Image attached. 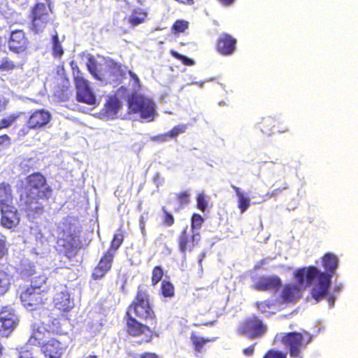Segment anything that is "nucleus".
<instances>
[{"label":"nucleus","mask_w":358,"mask_h":358,"mask_svg":"<svg viewBox=\"0 0 358 358\" xmlns=\"http://www.w3.org/2000/svg\"><path fill=\"white\" fill-rule=\"evenodd\" d=\"M58 246L63 248L61 250L68 258L73 257L80 244V229L77 221L73 217L64 219L58 227Z\"/></svg>","instance_id":"20e7f679"},{"label":"nucleus","mask_w":358,"mask_h":358,"mask_svg":"<svg viewBox=\"0 0 358 358\" xmlns=\"http://www.w3.org/2000/svg\"><path fill=\"white\" fill-rule=\"evenodd\" d=\"M56 292L54 296L55 306L62 311H68L71 309L74 303L70 299L67 287L63 285H59L55 287Z\"/></svg>","instance_id":"f8f14e48"},{"label":"nucleus","mask_w":358,"mask_h":358,"mask_svg":"<svg viewBox=\"0 0 358 358\" xmlns=\"http://www.w3.org/2000/svg\"><path fill=\"white\" fill-rule=\"evenodd\" d=\"M114 253L108 250L101 259L98 266L94 268L92 276L94 279L102 278L110 269Z\"/></svg>","instance_id":"f3484780"},{"label":"nucleus","mask_w":358,"mask_h":358,"mask_svg":"<svg viewBox=\"0 0 358 358\" xmlns=\"http://www.w3.org/2000/svg\"><path fill=\"white\" fill-rule=\"evenodd\" d=\"M180 1L188 4H192L193 3V0H180Z\"/></svg>","instance_id":"338daca9"},{"label":"nucleus","mask_w":358,"mask_h":358,"mask_svg":"<svg viewBox=\"0 0 358 358\" xmlns=\"http://www.w3.org/2000/svg\"><path fill=\"white\" fill-rule=\"evenodd\" d=\"M27 41L24 34L21 30L13 31L8 41V46L10 50L15 52L23 51L26 48Z\"/></svg>","instance_id":"6ab92c4d"},{"label":"nucleus","mask_w":358,"mask_h":358,"mask_svg":"<svg viewBox=\"0 0 358 358\" xmlns=\"http://www.w3.org/2000/svg\"><path fill=\"white\" fill-rule=\"evenodd\" d=\"M18 113L8 115L0 120V130L10 127L19 117Z\"/></svg>","instance_id":"473e14b6"},{"label":"nucleus","mask_w":358,"mask_h":358,"mask_svg":"<svg viewBox=\"0 0 358 358\" xmlns=\"http://www.w3.org/2000/svg\"><path fill=\"white\" fill-rule=\"evenodd\" d=\"M50 8L44 3H37L32 11V26L36 32L42 31L50 21Z\"/></svg>","instance_id":"9d476101"},{"label":"nucleus","mask_w":358,"mask_h":358,"mask_svg":"<svg viewBox=\"0 0 358 358\" xmlns=\"http://www.w3.org/2000/svg\"><path fill=\"white\" fill-rule=\"evenodd\" d=\"M342 289L341 285H336L334 288V293H338Z\"/></svg>","instance_id":"69168bd1"},{"label":"nucleus","mask_w":358,"mask_h":358,"mask_svg":"<svg viewBox=\"0 0 358 358\" xmlns=\"http://www.w3.org/2000/svg\"><path fill=\"white\" fill-rule=\"evenodd\" d=\"M20 299L24 306L29 310H37L42 303L41 292L33 291V288H27L22 292Z\"/></svg>","instance_id":"4468645a"},{"label":"nucleus","mask_w":358,"mask_h":358,"mask_svg":"<svg viewBox=\"0 0 358 358\" xmlns=\"http://www.w3.org/2000/svg\"><path fill=\"white\" fill-rule=\"evenodd\" d=\"M192 243H193L194 246L199 243L200 241L201 236L200 234L198 232V230H192V235L191 236Z\"/></svg>","instance_id":"3c124183"},{"label":"nucleus","mask_w":358,"mask_h":358,"mask_svg":"<svg viewBox=\"0 0 358 358\" xmlns=\"http://www.w3.org/2000/svg\"><path fill=\"white\" fill-rule=\"evenodd\" d=\"M188 27V22L185 20H177L173 25L176 32H183Z\"/></svg>","instance_id":"79ce46f5"},{"label":"nucleus","mask_w":358,"mask_h":358,"mask_svg":"<svg viewBox=\"0 0 358 358\" xmlns=\"http://www.w3.org/2000/svg\"><path fill=\"white\" fill-rule=\"evenodd\" d=\"M189 193L188 192H184L178 196V199L180 204H187L189 201Z\"/></svg>","instance_id":"de8ad7c7"},{"label":"nucleus","mask_w":358,"mask_h":358,"mask_svg":"<svg viewBox=\"0 0 358 358\" xmlns=\"http://www.w3.org/2000/svg\"><path fill=\"white\" fill-rule=\"evenodd\" d=\"M148 13L141 8L132 10L131 15L125 18V20L131 24V27H136L145 22Z\"/></svg>","instance_id":"b1692460"},{"label":"nucleus","mask_w":358,"mask_h":358,"mask_svg":"<svg viewBox=\"0 0 358 358\" xmlns=\"http://www.w3.org/2000/svg\"><path fill=\"white\" fill-rule=\"evenodd\" d=\"M10 143V138L7 135H3L0 136V145H8Z\"/></svg>","instance_id":"6e6d98bb"},{"label":"nucleus","mask_w":358,"mask_h":358,"mask_svg":"<svg viewBox=\"0 0 358 358\" xmlns=\"http://www.w3.org/2000/svg\"><path fill=\"white\" fill-rule=\"evenodd\" d=\"M123 240V236L122 234H115L113 239L111 242V246L109 250H111L112 252L115 254L117 249L120 246Z\"/></svg>","instance_id":"ea45409f"},{"label":"nucleus","mask_w":358,"mask_h":358,"mask_svg":"<svg viewBox=\"0 0 358 358\" xmlns=\"http://www.w3.org/2000/svg\"><path fill=\"white\" fill-rule=\"evenodd\" d=\"M62 350L60 343L53 338L44 343L41 348L42 352L48 358H59L62 354Z\"/></svg>","instance_id":"aec40b11"},{"label":"nucleus","mask_w":358,"mask_h":358,"mask_svg":"<svg viewBox=\"0 0 358 358\" xmlns=\"http://www.w3.org/2000/svg\"><path fill=\"white\" fill-rule=\"evenodd\" d=\"M127 328L129 334L133 336H138L141 334L146 336H150L151 335L149 327L136 321L133 317H128Z\"/></svg>","instance_id":"412c9836"},{"label":"nucleus","mask_w":358,"mask_h":358,"mask_svg":"<svg viewBox=\"0 0 358 358\" xmlns=\"http://www.w3.org/2000/svg\"><path fill=\"white\" fill-rule=\"evenodd\" d=\"M6 101L4 99L0 98V113L5 108Z\"/></svg>","instance_id":"0e129e2a"},{"label":"nucleus","mask_w":358,"mask_h":358,"mask_svg":"<svg viewBox=\"0 0 358 358\" xmlns=\"http://www.w3.org/2000/svg\"><path fill=\"white\" fill-rule=\"evenodd\" d=\"M52 52L55 57H61L64 53L63 48L57 34L52 36Z\"/></svg>","instance_id":"72a5a7b5"},{"label":"nucleus","mask_w":358,"mask_h":358,"mask_svg":"<svg viewBox=\"0 0 358 358\" xmlns=\"http://www.w3.org/2000/svg\"><path fill=\"white\" fill-rule=\"evenodd\" d=\"M287 355L280 351L271 350L268 351L264 358H286Z\"/></svg>","instance_id":"a18cd8bd"},{"label":"nucleus","mask_w":358,"mask_h":358,"mask_svg":"<svg viewBox=\"0 0 358 358\" xmlns=\"http://www.w3.org/2000/svg\"><path fill=\"white\" fill-rule=\"evenodd\" d=\"M87 66L94 78L106 84L117 83L127 71L125 66H122L113 60L102 57H90Z\"/></svg>","instance_id":"7ed1b4c3"},{"label":"nucleus","mask_w":358,"mask_h":358,"mask_svg":"<svg viewBox=\"0 0 358 358\" xmlns=\"http://www.w3.org/2000/svg\"><path fill=\"white\" fill-rule=\"evenodd\" d=\"M120 103L116 99L108 100L105 104L106 114L108 117L113 118L117 113Z\"/></svg>","instance_id":"7c9ffc66"},{"label":"nucleus","mask_w":358,"mask_h":358,"mask_svg":"<svg viewBox=\"0 0 358 358\" xmlns=\"http://www.w3.org/2000/svg\"><path fill=\"white\" fill-rule=\"evenodd\" d=\"M49 335V331L44 326L38 323H34L31 325V333L28 341L29 345H38L45 343L44 339Z\"/></svg>","instance_id":"a211bd4d"},{"label":"nucleus","mask_w":358,"mask_h":358,"mask_svg":"<svg viewBox=\"0 0 358 358\" xmlns=\"http://www.w3.org/2000/svg\"><path fill=\"white\" fill-rule=\"evenodd\" d=\"M257 306L262 313L274 314L277 310L276 305L271 301H265L263 302H257Z\"/></svg>","instance_id":"2f4dec72"},{"label":"nucleus","mask_w":358,"mask_h":358,"mask_svg":"<svg viewBox=\"0 0 358 358\" xmlns=\"http://www.w3.org/2000/svg\"><path fill=\"white\" fill-rule=\"evenodd\" d=\"M164 213H165L164 222L168 226L172 225L173 224V222H174V219H173V216L171 214H169V213H167L166 211H165L164 209Z\"/></svg>","instance_id":"603ef678"},{"label":"nucleus","mask_w":358,"mask_h":358,"mask_svg":"<svg viewBox=\"0 0 358 358\" xmlns=\"http://www.w3.org/2000/svg\"><path fill=\"white\" fill-rule=\"evenodd\" d=\"M18 358H36L31 350H29L28 347L22 348L19 352Z\"/></svg>","instance_id":"49530a36"},{"label":"nucleus","mask_w":358,"mask_h":358,"mask_svg":"<svg viewBox=\"0 0 358 358\" xmlns=\"http://www.w3.org/2000/svg\"><path fill=\"white\" fill-rule=\"evenodd\" d=\"M322 264L327 271V273H324L329 276L330 284L332 275L338 266V259L332 253H327L322 258Z\"/></svg>","instance_id":"5701e85b"},{"label":"nucleus","mask_w":358,"mask_h":358,"mask_svg":"<svg viewBox=\"0 0 358 358\" xmlns=\"http://www.w3.org/2000/svg\"><path fill=\"white\" fill-rule=\"evenodd\" d=\"M187 128V126L186 124H178L174 127L169 132H168L169 138H176L179 134L185 132Z\"/></svg>","instance_id":"e433bc0d"},{"label":"nucleus","mask_w":358,"mask_h":358,"mask_svg":"<svg viewBox=\"0 0 358 358\" xmlns=\"http://www.w3.org/2000/svg\"><path fill=\"white\" fill-rule=\"evenodd\" d=\"M296 283L285 286L282 298L285 301L292 302L301 297V291L312 286L311 295L319 301L323 299L329 287V276L315 266L303 267L294 273Z\"/></svg>","instance_id":"f257e3e1"},{"label":"nucleus","mask_w":358,"mask_h":358,"mask_svg":"<svg viewBox=\"0 0 358 358\" xmlns=\"http://www.w3.org/2000/svg\"><path fill=\"white\" fill-rule=\"evenodd\" d=\"M275 339L281 340L282 343L289 348L292 357L303 358V351L311 341L312 336L307 332L304 334L292 332L286 335L281 333L277 334Z\"/></svg>","instance_id":"39448f33"},{"label":"nucleus","mask_w":358,"mask_h":358,"mask_svg":"<svg viewBox=\"0 0 358 358\" xmlns=\"http://www.w3.org/2000/svg\"><path fill=\"white\" fill-rule=\"evenodd\" d=\"M129 74L131 78L133 80L135 87H139L140 80H139L138 76L131 71H129Z\"/></svg>","instance_id":"864d4df0"},{"label":"nucleus","mask_w":358,"mask_h":358,"mask_svg":"<svg viewBox=\"0 0 358 358\" xmlns=\"http://www.w3.org/2000/svg\"><path fill=\"white\" fill-rule=\"evenodd\" d=\"M271 260V258L267 257V258H265V259L258 262L255 265V268L257 269V268H262L264 265L267 264Z\"/></svg>","instance_id":"5fc2aeb1"},{"label":"nucleus","mask_w":358,"mask_h":358,"mask_svg":"<svg viewBox=\"0 0 358 358\" xmlns=\"http://www.w3.org/2000/svg\"><path fill=\"white\" fill-rule=\"evenodd\" d=\"M47 280L48 278L45 275H36L31 278V287L29 288H33V291L36 292H44L47 289V286L45 285Z\"/></svg>","instance_id":"bb28decb"},{"label":"nucleus","mask_w":358,"mask_h":358,"mask_svg":"<svg viewBox=\"0 0 358 358\" xmlns=\"http://www.w3.org/2000/svg\"><path fill=\"white\" fill-rule=\"evenodd\" d=\"M141 358H158L155 353L146 352L141 355Z\"/></svg>","instance_id":"bf43d9fd"},{"label":"nucleus","mask_w":358,"mask_h":358,"mask_svg":"<svg viewBox=\"0 0 358 358\" xmlns=\"http://www.w3.org/2000/svg\"><path fill=\"white\" fill-rule=\"evenodd\" d=\"M197 207L201 211H205L208 206V202L203 193L199 194L196 198Z\"/></svg>","instance_id":"37998d69"},{"label":"nucleus","mask_w":358,"mask_h":358,"mask_svg":"<svg viewBox=\"0 0 358 358\" xmlns=\"http://www.w3.org/2000/svg\"><path fill=\"white\" fill-rule=\"evenodd\" d=\"M74 74V80L76 87V99L79 102H83L94 108L99 104V99L92 92L90 83L84 78L80 76V71L78 70Z\"/></svg>","instance_id":"6e6552de"},{"label":"nucleus","mask_w":358,"mask_h":358,"mask_svg":"<svg viewBox=\"0 0 358 358\" xmlns=\"http://www.w3.org/2000/svg\"><path fill=\"white\" fill-rule=\"evenodd\" d=\"M219 1L224 6L231 5L235 1V0H219Z\"/></svg>","instance_id":"e2e57ef3"},{"label":"nucleus","mask_w":358,"mask_h":358,"mask_svg":"<svg viewBox=\"0 0 358 358\" xmlns=\"http://www.w3.org/2000/svg\"><path fill=\"white\" fill-rule=\"evenodd\" d=\"M275 121L271 117H266L262 119V131L266 134H270L271 129L274 127Z\"/></svg>","instance_id":"f704fd0d"},{"label":"nucleus","mask_w":358,"mask_h":358,"mask_svg":"<svg viewBox=\"0 0 358 358\" xmlns=\"http://www.w3.org/2000/svg\"><path fill=\"white\" fill-rule=\"evenodd\" d=\"M278 191H279V189H276L273 190L271 194V196H274L277 195Z\"/></svg>","instance_id":"774afa93"},{"label":"nucleus","mask_w":358,"mask_h":358,"mask_svg":"<svg viewBox=\"0 0 358 358\" xmlns=\"http://www.w3.org/2000/svg\"><path fill=\"white\" fill-rule=\"evenodd\" d=\"M34 266H29V270H25L23 271V275H27V276H32L33 275L36 274V271L35 269L34 268Z\"/></svg>","instance_id":"4d7b16f0"},{"label":"nucleus","mask_w":358,"mask_h":358,"mask_svg":"<svg viewBox=\"0 0 358 358\" xmlns=\"http://www.w3.org/2000/svg\"><path fill=\"white\" fill-rule=\"evenodd\" d=\"M231 187L234 189L237 196L238 208L241 213H244L250 206V199L239 187L235 185H231Z\"/></svg>","instance_id":"a878e982"},{"label":"nucleus","mask_w":358,"mask_h":358,"mask_svg":"<svg viewBox=\"0 0 358 358\" xmlns=\"http://www.w3.org/2000/svg\"><path fill=\"white\" fill-rule=\"evenodd\" d=\"M26 182L25 196L22 198L26 210L29 213L40 215L43 210V203L51 196L52 189L45 177L41 173L29 176Z\"/></svg>","instance_id":"f03ea898"},{"label":"nucleus","mask_w":358,"mask_h":358,"mask_svg":"<svg viewBox=\"0 0 358 358\" xmlns=\"http://www.w3.org/2000/svg\"><path fill=\"white\" fill-rule=\"evenodd\" d=\"M162 293L166 297H171L174 294V287L169 282L163 281L162 283Z\"/></svg>","instance_id":"c9c22d12"},{"label":"nucleus","mask_w":358,"mask_h":358,"mask_svg":"<svg viewBox=\"0 0 358 358\" xmlns=\"http://www.w3.org/2000/svg\"><path fill=\"white\" fill-rule=\"evenodd\" d=\"M190 340L194 345V350L197 352H201L205 344L215 341V338L209 339L200 336L196 332H192Z\"/></svg>","instance_id":"cd10ccee"},{"label":"nucleus","mask_w":358,"mask_h":358,"mask_svg":"<svg viewBox=\"0 0 358 358\" xmlns=\"http://www.w3.org/2000/svg\"><path fill=\"white\" fill-rule=\"evenodd\" d=\"M1 224L7 229L15 228L20 222L17 210L13 205L1 208Z\"/></svg>","instance_id":"ddd939ff"},{"label":"nucleus","mask_w":358,"mask_h":358,"mask_svg":"<svg viewBox=\"0 0 358 358\" xmlns=\"http://www.w3.org/2000/svg\"><path fill=\"white\" fill-rule=\"evenodd\" d=\"M6 251V238L4 236L0 234V258L5 255Z\"/></svg>","instance_id":"09e8293b"},{"label":"nucleus","mask_w":358,"mask_h":358,"mask_svg":"<svg viewBox=\"0 0 358 358\" xmlns=\"http://www.w3.org/2000/svg\"><path fill=\"white\" fill-rule=\"evenodd\" d=\"M336 296H330L328 299L329 306L330 308H332L334 306Z\"/></svg>","instance_id":"680f3d73"},{"label":"nucleus","mask_w":358,"mask_h":358,"mask_svg":"<svg viewBox=\"0 0 358 358\" xmlns=\"http://www.w3.org/2000/svg\"><path fill=\"white\" fill-rule=\"evenodd\" d=\"M253 351H254V346L252 345V346L248 347V348H245L243 350V353L247 356H250L253 353Z\"/></svg>","instance_id":"052dcab7"},{"label":"nucleus","mask_w":358,"mask_h":358,"mask_svg":"<svg viewBox=\"0 0 358 358\" xmlns=\"http://www.w3.org/2000/svg\"><path fill=\"white\" fill-rule=\"evenodd\" d=\"M281 285V280L277 276H263L258 278L254 283L257 290H275Z\"/></svg>","instance_id":"dca6fc26"},{"label":"nucleus","mask_w":358,"mask_h":358,"mask_svg":"<svg viewBox=\"0 0 358 358\" xmlns=\"http://www.w3.org/2000/svg\"><path fill=\"white\" fill-rule=\"evenodd\" d=\"M51 120L50 113L45 109L35 110L29 117L27 124L30 129H40L46 126Z\"/></svg>","instance_id":"2eb2a0df"},{"label":"nucleus","mask_w":358,"mask_h":358,"mask_svg":"<svg viewBox=\"0 0 358 358\" xmlns=\"http://www.w3.org/2000/svg\"><path fill=\"white\" fill-rule=\"evenodd\" d=\"M139 225H140V228H141L142 234H144V233H145V219L143 215L141 216Z\"/></svg>","instance_id":"13d9d810"},{"label":"nucleus","mask_w":358,"mask_h":358,"mask_svg":"<svg viewBox=\"0 0 358 358\" xmlns=\"http://www.w3.org/2000/svg\"><path fill=\"white\" fill-rule=\"evenodd\" d=\"M203 222V217L200 215L194 213L192 217V230H199L202 226Z\"/></svg>","instance_id":"58836bf2"},{"label":"nucleus","mask_w":358,"mask_h":358,"mask_svg":"<svg viewBox=\"0 0 358 358\" xmlns=\"http://www.w3.org/2000/svg\"><path fill=\"white\" fill-rule=\"evenodd\" d=\"M163 271L160 266H155L152 271V283L156 285L162 278Z\"/></svg>","instance_id":"a19ab883"},{"label":"nucleus","mask_w":358,"mask_h":358,"mask_svg":"<svg viewBox=\"0 0 358 358\" xmlns=\"http://www.w3.org/2000/svg\"><path fill=\"white\" fill-rule=\"evenodd\" d=\"M168 138H169V136L167 132L163 134L152 136L150 137V139L154 141L165 142L167 141Z\"/></svg>","instance_id":"8fccbe9b"},{"label":"nucleus","mask_w":358,"mask_h":358,"mask_svg":"<svg viewBox=\"0 0 358 358\" xmlns=\"http://www.w3.org/2000/svg\"><path fill=\"white\" fill-rule=\"evenodd\" d=\"M128 317H136L143 320H152L154 312L149 303L148 295L146 292L139 290L136 300L129 307L127 312Z\"/></svg>","instance_id":"0eeeda50"},{"label":"nucleus","mask_w":358,"mask_h":358,"mask_svg":"<svg viewBox=\"0 0 358 358\" xmlns=\"http://www.w3.org/2000/svg\"><path fill=\"white\" fill-rule=\"evenodd\" d=\"M10 205H13L11 187L8 183H0V209Z\"/></svg>","instance_id":"393cba45"},{"label":"nucleus","mask_w":358,"mask_h":358,"mask_svg":"<svg viewBox=\"0 0 358 358\" xmlns=\"http://www.w3.org/2000/svg\"><path fill=\"white\" fill-rule=\"evenodd\" d=\"M187 228L183 230L180 237V250L182 252H185L187 250H192L194 248L193 243H192V238L187 233Z\"/></svg>","instance_id":"c85d7f7f"},{"label":"nucleus","mask_w":358,"mask_h":358,"mask_svg":"<svg viewBox=\"0 0 358 358\" xmlns=\"http://www.w3.org/2000/svg\"><path fill=\"white\" fill-rule=\"evenodd\" d=\"M171 54L175 58L181 60L182 62L185 65L192 66L194 64V62L192 59H189L187 57L178 53L177 52L172 51Z\"/></svg>","instance_id":"c03bdc74"},{"label":"nucleus","mask_w":358,"mask_h":358,"mask_svg":"<svg viewBox=\"0 0 358 358\" xmlns=\"http://www.w3.org/2000/svg\"><path fill=\"white\" fill-rule=\"evenodd\" d=\"M15 64L6 57H2L0 58V69L3 71H10L15 68Z\"/></svg>","instance_id":"4c0bfd02"},{"label":"nucleus","mask_w":358,"mask_h":358,"mask_svg":"<svg viewBox=\"0 0 358 358\" xmlns=\"http://www.w3.org/2000/svg\"><path fill=\"white\" fill-rule=\"evenodd\" d=\"M18 317L11 308H3L0 312V334L8 336L18 324Z\"/></svg>","instance_id":"1a4fd4ad"},{"label":"nucleus","mask_w":358,"mask_h":358,"mask_svg":"<svg viewBox=\"0 0 358 358\" xmlns=\"http://www.w3.org/2000/svg\"><path fill=\"white\" fill-rule=\"evenodd\" d=\"M10 285V278L2 266H0V295L4 294Z\"/></svg>","instance_id":"c756f323"},{"label":"nucleus","mask_w":358,"mask_h":358,"mask_svg":"<svg viewBox=\"0 0 358 358\" xmlns=\"http://www.w3.org/2000/svg\"><path fill=\"white\" fill-rule=\"evenodd\" d=\"M129 109L139 113L141 118L148 122L153 120L155 115V103L150 99L139 94H134L128 102Z\"/></svg>","instance_id":"423d86ee"},{"label":"nucleus","mask_w":358,"mask_h":358,"mask_svg":"<svg viewBox=\"0 0 358 358\" xmlns=\"http://www.w3.org/2000/svg\"><path fill=\"white\" fill-rule=\"evenodd\" d=\"M266 330V326L256 317L247 320L240 325L238 331L250 338H255L262 336Z\"/></svg>","instance_id":"9b49d317"},{"label":"nucleus","mask_w":358,"mask_h":358,"mask_svg":"<svg viewBox=\"0 0 358 358\" xmlns=\"http://www.w3.org/2000/svg\"><path fill=\"white\" fill-rule=\"evenodd\" d=\"M236 40L231 36L222 34L217 42V50L223 55H231L235 50Z\"/></svg>","instance_id":"4be33fe9"}]
</instances>
